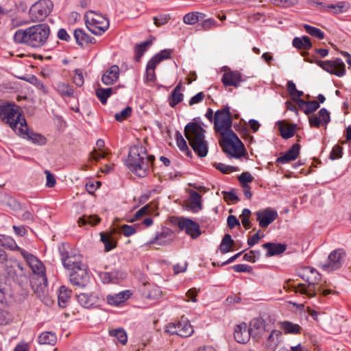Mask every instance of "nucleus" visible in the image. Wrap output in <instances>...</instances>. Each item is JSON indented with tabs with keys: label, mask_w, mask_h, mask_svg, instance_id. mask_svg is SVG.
<instances>
[{
	"label": "nucleus",
	"mask_w": 351,
	"mask_h": 351,
	"mask_svg": "<svg viewBox=\"0 0 351 351\" xmlns=\"http://www.w3.org/2000/svg\"><path fill=\"white\" fill-rule=\"evenodd\" d=\"M50 34V28L47 23H40L26 28L18 29L14 35V41L32 48H40L45 45Z\"/></svg>",
	"instance_id": "nucleus-1"
},
{
	"label": "nucleus",
	"mask_w": 351,
	"mask_h": 351,
	"mask_svg": "<svg viewBox=\"0 0 351 351\" xmlns=\"http://www.w3.org/2000/svg\"><path fill=\"white\" fill-rule=\"evenodd\" d=\"M154 159L153 155H147V149L143 145L138 144L130 148L125 165L131 171L141 178H144L149 171V164Z\"/></svg>",
	"instance_id": "nucleus-2"
},
{
	"label": "nucleus",
	"mask_w": 351,
	"mask_h": 351,
	"mask_svg": "<svg viewBox=\"0 0 351 351\" xmlns=\"http://www.w3.org/2000/svg\"><path fill=\"white\" fill-rule=\"evenodd\" d=\"M21 256L33 272V276L30 279L32 290L38 298L44 296L45 290L47 285L45 265L34 255L25 250H21Z\"/></svg>",
	"instance_id": "nucleus-3"
},
{
	"label": "nucleus",
	"mask_w": 351,
	"mask_h": 351,
	"mask_svg": "<svg viewBox=\"0 0 351 351\" xmlns=\"http://www.w3.org/2000/svg\"><path fill=\"white\" fill-rule=\"evenodd\" d=\"M205 130L197 123L190 122L184 128V136L195 153L200 158L205 157L208 152L205 141Z\"/></svg>",
	"instance_id": "nucleus-4"
},
{
	"label": "nucleus",
	"mask_w": 351,
	"mask_h": 351,
	"mask_svg": "<svg viewBox=\"0 0 351 351\" xmlns=\"http://www.w3.org/2000/svg\"><path fill=\"white\" fill-rule=\"evenodd\" d=\"M221 136L219 145L226 154L236 158L245 154L244 145L233 131L223 132Z\"/></svg>",
	"instance_id": "nucleus-5"
},
{
	"label": "nucleus",
	"mask_w": 351,
	"mask_h": 351,
	"mask_svg": "<svg viewBox=\"0 0 351 351\" xmlns=\"http://www.w3.org/2000/svg\"><path fill=\"white\" fill-rule=\"evenodd\" d=\"M0 118L8 124L15 133L18 131L19 127L21 126L23 119H25L20 114L18 106L10 103L0 105Z\"/></svg>",
	"instance_id": "nucleus-6"
},
{
	"label": "nucleus",
	"mask_w": 351,
	"mask_h": 351,
	"mask_svg": "<svg viewBox=\"0 0 351 351\" xmlns=\"http://www.w3.org/2000/svg\"><path fill=\"white\" fill-rule=\"evenodd\" d=\"M84 18L86 27L95 35H101L109 27L107 18L92 10L86 12Z\"/></svg>",
	"instance_id": "nucleus-7"
},
{
	"label": "nucleus",
	"mask_w": 351,
	"mask_h": 351,
	"mask_svg": "<svg viewBox=\"0 0 351 351\" xmlns=\"http://www.w3.org/2000/svg\"><path fill=\"white\" fill-rule=\"evenodd\" d=\"M232 125V116L229 106H226L215 112L214 115V130L216 132H219L221 134L223 132L233 131L231 129Z\"/></svg>",
	"instance_id": "nucleus-8"
},
{
	"label": "nucleus",
	"mask_w": 351,
	"mask_h": 351,
	"mask_svg": "<svg viewBox=\"0 0 351 351\" xmlns=\"http://www.w3.org/2000/svg\"><path fill=\"white\" fill-rule=\"evenodd\" d=\"M69 248L64 243L59 247L61 261L64 267L72 271L84 266L81 255L77 252L69 250Z\"/></svg>",
	"instance_id": "nucleus-9"
},
{
	"label": "nucleus",
	"mask_w": 351,
	"mask_h": 351,
	"mask_svg": "<svg viewBox=\"0 0 351 351\" xmlns=\"http://www.w3.org/2000/svg\"><path fill=\"white\" fill-rule=\"evenodd\" d=\"M53 8V3L51 0H38L31 6L29 18L32 22L42 21L50 14Z\"/></svg>",
	"instance_id": "nucleus-10"
},
{
	"label": "nucleus",
	"mask_w": 351,
	"mask_h": 351,
	"mask_svg": "<svg viewBox=\"0 0 351 351\" xmlns=\"http://www.w3.org/2000/svg\"><path fill=\"white\" fill-rule=\"evenodd\" d=\"M328 73L342 77L346 74V65L341 58H336L334 60H316L315 62Z\"/></svg>",
	"instance_id": "nucleus-11"
},
{
	"label": "nucleus",
	"mask_w": 351,
	"mask_h": 351,
	"mask_svg": "<svg viewBox=\"0 0 351 351\" xmlns=\"http://www.w3.org/2000/svg\"><path fill=\"white\" fill-rule=\"evenodd\" d=\"M16 134L39 145H43L46 143V138L43 136L29 130L25 119H23L22 123H21V126L19 127Z\"/></svg>",
	"instance_id": "nucleus-12"
},
{
	"label": "nucleus",
	"mask_w": 351,
	"mask_h": 351,
	"mask_svg": "<svg viewBox=\"0 0 351 351\" xmlns=\"http://www.w3.org/2000/svg\"><path fill=\"white\" fill-rule=\"evenodd\" d=\"M90 276L86 265L71 271L69 280L71 283L79 287H84L89 282Z\"/></svg>",
	"instance_id": "nucleus-13"
},
{
	"label": "nucleus",
	"mask_w": 351,
	"mask_h": 351,
	"mask_svg": "<svg viewBox=\"0 0 351 351\" xmlns=\"http://www.w3.org/2000/svg\"><path fill=\"white\" fill-rule=\"evenodd\" d=\"M178 226L181 230H185L193 239L197 238L202 233L199 224L188 218H181L178 221Z\"/></svg>",
	"instance_id": "nucleus-14"
},
{
	"label": "nucleus",
	"mask_w": 351,
	"mask_h": 351,
	"mask_svg": "<svg viewBox=\"0 0 351 351\" xmlns=\"http://www.w3.org/2000/svg\"><path fill=\"white\" fill-rule=\"evenodd\" d=\"M256 215L260 227L265 228L277 219L278 213L271 208H267L256 212Z\"/></svg>",
	"instance_id": "nucleus-15"
},
{
	"label": "nucleus",
	"mask_w": 351,
	"mask_h": 351,
	"mask_svg": "<svg viewBox=\"0 0 351 351\" xmlns=\"http://www.w3.org/2000/svg\"><path fill=\"white\" fill-rule=\"evenodd\" d=\"M346 256V252L342 249H337L332 251L328 256V263L324 267L335 270L339 269Z\"/></svg>",
	"instance_id": "nucleus-16"
},
{
	"label": "nucleus",
	"mask_w": 351,
	"mask_h": 351,
	"mask_svg": "<svg viewBox=\"0 0 351 351\" xmlns=\"http://www.w3.org/2000/svg\"><path fill=\"white\" fill-rule=\"evenodd\" d=\"M298 276L304 281L312 286L313 284H317L321 279L320 274L314 268L304 267L298 271Z\"/></svg>",
	"instance_id": "nucleus-17"
},
{
	"label": "nucleus",
	"mask_w": 351,
	"mask_h": 351,
	"mask_svg": "<svg viewBox=\"0 0 351 351\" xmlns=\"http://www.w3.org/2000/svg\"><path fill=\"white\" fill-rule=\"evenodd\" d=\"M5 271L8 276L15 281L18 280L19 276H22L23 274V267L19 261L10 259L5 263Z\"/></svg>",
	"instance_id": "nucleus-18"
},
{
	"label": "nucleus",
	"mask_w": 351,
	"mask_h": 351,
	"mask_svg": "<svg viewBox=\"0 0 351 351\" xmlns=\"http://www.w3.org/2000/svg\"><path fill=\"white\" fill-rule=\"evenodd\" d=\"M243 81L241 73L237 71H228L223 74L221 82L225 87H238Z\"/></svg>",
	"instance_id": "nucleus-19"
},
{
	"label": "nucleus",
	"mask_w": 351,
	"mask_h": 351,
	"mask_svg": "<svg viewBox=\"0 0 351 351\" xmlns=\"http://www.w3.org/2000/svg\"><path fill=\"white\" fill-rule=\"evenodd\" d=\"M76 296L78 302L84 308H93L99 305L100 300L95 293H80Z\"/></svg>",
	"instance_id": "nucleus-20"
},
{
	"label": "nucleus",
	"mask_w": 351,
	"mask_h": 351,
	"mask_svg": "<svg viewBox=\"0 0 351 351\" xmlns=\"http://www.w3.org/2000/svg\"><path fill=\"white\" fill-rule=\"evenodd\" d=\"M173 232L168 228H164L149 243L152 244L157 243L160 245H166L169 244L173 240Z\"/></svg>",
	"instance_id": "nucleus-21"
},
{
	"label": "nucleus",
	"mask_w": 351,
	"mask_h": 351,
	"mask_svg": "<svg viewBox=\"0 0 351 351\" xmlns=\"http://www.w3.org/2000/svg\"><path fill=\"white\" fill-rule=\"evenodd\" d=\"M143 296L150 300L158 299L162 293L160 288L150 283H144L141 289Z\"/></svg>",
	"instance_id": "nucleus-22"
},
{
	"label": "nucleus",
	"mask_w": 351,
	"mask_h": 351,
	"mask_svg": "<svg viewBox=\"0 0 351 351\" xmlns=\"http://www.w3.org/2000/svg\"><path fill=\"white\" fill-rule=\"evenodd\" d=\"M313 5L317 6L321 11L331 12L334 14H339L343 12L347 8H346V3L341 1L337 4H325L322 2L313 1Z\"/></svg>",
	"instance_id": "nucleus-23"
},
{
	"label": "nucleus",
	"mask_w": 351,
	"mask_h": 351,
	"mask_svg": "<svg viewBox=\"0 0 351 351\" xmlns=\"http://www.w3.org/2000/svg\"><path fill=\"white\" fill-rule=\"evenodd\" d=\"M300 150V145L298 143L293 144L288 151L276 159V163L285 164L295 160L299 156Z\"/></svg>",
	"instance_id": "nucleus-24"
},
{
	"label": "nucleus",
	"mask_w": 351,
	"mask_h": 351,
	"mask_svg": "<svg viewBox=\"0 0 351 351\" xmlns=\"http://www.w3.org/2000/svg\"><path fill=\"white\" fill-rule=\"evenodd\" d=\"M234 337L235 340L239 343H245L250 340L251 335L247 330L245 323H241L236 326Z\"/></svg>",
	"instance_id": "nucleus-25"
},
{
	"label": "nucleus",
	"mask_w": 351,
	"mask_h": 351,
	"mask_svg": "<svg viewBox=\"0 0 351 351\" xmlns=\"http://www.w3.org/2000/svg\"><path fill=\"white\" fill-rule=\"evenodd\" d=\"M119 77V67L117 65L111 66L101 77V82L106 85L113 84Z\"/></svg>",
	"instance_id": "nucleus-26"
},
{
	"label": "nucleus",
	"mask_w": 351,
	"mask_h": 351,
	"mask_svg": "<svg viewBox=\"0 0 351 351\" xmlns=\"http://www.w3.org/2000/svg\"><path fill=\"white\" fill-rule=\"evenodd\" d=\"M252 337L262 335L265 330V320L262 317L254 318L250 323V328H247Z\"/></svg>",
	"instance_id": "nucleus-27"
},
{
	"label": "nucleus",
	"mask_w": 351,
	"mask_h": 351,
	"mask_svg": "<svg viewBox=\"0 0 351 351\" xmlns=\"http://www.w3.org/2000/svg\"><path fill=\"white\" fill-rule=\"evenodd\" d=\"M262 247L267 250V257H271L282 254L287 250V245L284 243H276L269 242L264 243Z\"/></svg>",
	"instance_id": "nucleus-28"
},
{
	"label": "nucleus",
	"mask_w": 351,
	"mask_h": 351,
	"mask_svg": "<svg viewBox=\"0 0 351 351\" xmlns=\"http://www.w3.org/2000/svg\"><path fill=\"white\" fill-rule=\"evenodd\" d=\"M73 34L77 44L81 47L86 44H94L96 43L94 37L90 36L82 29H75Z\"/></svg>",
	"instance_id": "nucleus-29"
},
{
	"label": "nucleus",
	"mask_w": 351,
	"mask_h": 351,
	"mask_svg": "<svg viewBox=\"0 0 351 351\" xmlns=\"http://www.w3.org/2000/svg\"><path fill=\"white\" fill-rule=\"evenodd\" d=\"M130 295V291H121L117 294L107 295L106 300L109 304L119 306L127 300Z\"/></svg>",
	"instance_id": "nucleus-30"
},
{
	"label": "nucleus",
	"mask_w": 351,
	"mask_h": 351,
	"mask_svg": "<svg viewBox=\"0 0 351 351\" xmlns=\"http://www.w3.org/2000/svg\"><path fill=\"white\" fill-rule=\"evenodd\" d=\"M178 336L188 337L193 333V326L186 319H182L178 322Z\"/></svg>",
	"instance_id": "nucleus-31"
},
{
	"label": "nucleus",
	"mask_w": 351,
	"mask_h": 351,
	"mask_svg": "<svg viewBox=\"0 0 351 351\" xmlns=\"http://www.w3.org/2000/svg\"><path fill=\"white\" fill-rule=\"evenodd\" d=\"M315 285L316 284H313L312 286H311V285L308 283V286L306 287L304 284H299L297 287H294V291L296 293L300 292L301 294H305L310 298L315 297L317 291H321L320 287L317 289Z\"/></svg>",
	"instance_id": "nucleus-32"
},
{
	"label": "nucleus",
	"mask_w": 351,
	"mask_h": 351,
	"mask_svg": "<svg viewBox=\"0 0 351 351\" xmlns=\"http://www.w3.org/2000/svg\"><path fill=\"white\" fill-rule=\"evenodd\" d=\"M71 295V291L68 289L65 286H61L59 289L58 296V305L64 308L66 307L69 302Z\"/></svg>",
	"instance_id": "nucleus-33"
},
{
	"label": "nucleus",
	"mask_w": 351,
	"mask_h": 351,
	"mask_svg": "<svg viewBox=\"0 0 351 351\" xmlns=\"http://www.w3.org/2000/svg\"><path fill=\"white\" fill-rule=\"evenodd\" d=\"M277 124L280 135L284 139H288L294 136L296 125H285L282 121H278Z\"/></svg>",
	"instance_id": "nucleus-34"
},
{
	"label": "nucleus",
	"mask_w": 351,
	"mask_h": 351,
	"mask_svg": "<svg viewBox=\"0 0 351 351\" xmlns=\"http://www.w3.org/2000/svg\"><path fill=\"white\" fill-rule=\"evenodd\" d=\"M201 198L202 196L197 192L195 191H190L189 208L191 211L196 213L202 209Z\"/></svg>",
	"instance_id": "nucleus-35"
},
{
	"label": "nucleus",
	"mask_w": 351,
	"mask_h": 351,
	"mask_svg": "<svg viewBox=\"0 0 351 351\" xmlns=\"http://www.w3.org/2000/svg\"><path fill=\"white\" fill-rule=\"evenodd\" d=\"M280 328L286 334H300L302 328L300 325L293 324L289 321H284L280 323Z\"/></svg>",
	"instance_id": "nucleus-36"
},
{
	"label": "nucleus",
	"mask_w": 351,
	"mask_h": 351,
	"mask_svg": "<svg viewBox=\"0 0 351 351\" xmlns=\"http://www.w3.org/2000/svg\"><path fill=\"white\" fill-rule=\"evenodd\" d=\"M292 45L298 49H310L312 47V43L310 38L306 36H303L302 38H294Z\"/></svg>",
	"instance_id": "nucleus-37"
},
{
	"label": "nucleus",
	"mask_w": 351,
	"mask_h": 351,
	"mask_svg": "<svg viewBox=\"0 0 351 351\" xmlns=\"http://www.w3.org/2000/svg\"><path fill=\"white\" fill-rule=\"evenodd\" d=\"M234 246V241L232 239L231 235L226 234L223 237L221 242L219 245V250L221 254H226L229 252Z\"/></svg>",
	"instance_id": "nucleus-38"
},
{
	"label": "nucleus",
	"mask_w": 351,
	"mask_h": 351,
	"mask_svg": "<svg viewBox=\"0 0 351 351\" xmlns=\"http://www.w3.org/2000/svg\"><path fill=\"white\" fill-rule=\"evenodd\" d=\"M205 14L198 12H189L183 17V21L187 25H194L204 19Z\"/></svg>",
	"instance_id": "nucleus-39"
},
{
	"label": "nucleus",
	"mask_w": 351,
	"mask_h": 351,
	"mask_svg": "<svg viewBox=\"0 0 351 351\" xmlns=\"http://www.w3.org/2000/svg\"><path fill=\"white\" fill-rule=\"evenodd\" d=\"M109 335L111 337H114L115 339L122 345L126 344L128 341V336L126 332L123 328L110 330L109 331Z\"/></svg>",
	"instance_id": "nucleus-40"
},
{
	"label": "nucleus",
	"mask_w": 351,
	"mask_h": 351,
	"mask_svg": "<svg viewBox=\"0 0 351 351\" xmlns=\"http://www.w3.org/2000/svg\"><path fill=\"white\" fill-rule=\"evenodd\" d=\"M100 220V218L96 215H84L82 217L79 218L77 223L79 226H83L87 224L90 226H95L99 223Z\"/></svg>",
	"instance_id": "nucleus-41"
},
{
	"label": "nucleus",
	"mask_w": 351,
	"mask_h": 351,
	"mask_svg": "<svg viewBox=\"0 0 351 351\" xmlns=\"http://www.w3.org/2000/svg\"><path fill=\"white\" fill-rule=\"evenodd\" d=\"M282 332L278 330H273L267 337V346L276 348L280 342Z\"/></svg>",
	"instance_id": "nucleus-42"
},
{
	"label": "nucleus",
	"mask_w": 351,
	"mask_h": 351,
	"mask_svg": "<svg viewBox=\"0 0 351 351\" xmlns=\"http://www.w3.org/2000/svg\"><path fill=\"white\" fill-rule=\"evenodd\" d=\"M101 241L104 244L105 251L109 252L114 249L117 245V241H114L111 234L101 233Z\"/></svg>",
	"instance_id": "nucleus-43"
},
{
	"label": "nucleus",
	"mask_w": 351,
	"mask_h": 351,
	"mask_svg": "<svg viewBox=\"0 0 351 351\" xmlns=\"http://www.w3.org/2000/svg\"><path fill=\"white\" fill-rule=\"evenodd\" d=\"M38 342L40 344L54 345L56 342V336L51 332H45L38 337Z\"/></svg>",
	"instance_id": "nucleus-44"
},
{
	"label": "nucleus",
	"mask_w": 351,
	"mask_h": 351,
	"mask_svg": "<svg viewBox=\"0 0 351 351\" xmlns=\"http://www.w3.org/2000/svg\"><path fill=\"white\" fill-rule=\"evenodd\" d=\"M176 143L179 149L183 152H186V155L189 157H192V152L188 147L186 141L183 138L182 135L180 132H177L176 134Z\"/></svg>",
	"instance_id": "nucleus-45"
},
{
	"label": "nucleus",
	"mask_w": 351,
	"mask_h": 351,
	"mask_svg": "<svg viewBox=\"0 0 351 351\" xmlns=\"http://www.w3.org/2000/svg\"><path fill=\"white\" fill-rule=\"evenodd\" d=\"M152 45V42L149 40H146L141 43L138 45H136L135 47V60L136 62H140L142 56L144 53L146 51L147 47Z\"/></svg>",
	"instance_id": "nucleus-46"
},
{
	"label": "nucleus",
	"mask_w": 351,
	"mask_h": 351,
	"mask_svg": "<svg viewBox=\"0 0 351 351\" xmlns=\"http://www.w3.org/2000/svg\"><path fill=\"white\" fill-rule=\"evenodd\" d=\"M58 92L63 97H71L73 95V87L65 83H58L57 84Z\"/></svg>",
	"instance_id": "nucleus-47"
},
{
	"label": "nucleus",
	"mask_w": 351,
	"mask_h": 351,
	"mask_svg": "<svg viewBox=\"0 0 351 351\" xmlns=\"http://www.w3.org/2000/svg\"><path fill=\"white\" fill-rule=\"evenodd\" d=\"M304 29L308 34L312 36L316 37L319 40L324 38L325 34L319 28L305 24L304 25Z\"/></svg>",
	"instance_id": "nucleus-48"
},
{
	"label": "nucleus",
	"mask_w": 351,
	"mask_h": 351,
	"mask_svg": "<svg viewBox=\"0 0 351 351\" xmlns=\"http://www.w3.org/2000/svg\"><path fill=\"white\" fill-rule=\"evenodd\" d=\"M184 95L181 93L172 91L168 97V102L171 108H174L177 104L183 101Z\"/></svg>",
	"instance_id": "nucleus-49"
},
{
	"label": "nucleus",
	"mask_w": 351,
	"mask_h": 351,
	"mask_svg": "<svg viewBox=\"0 0 351 351\" xmlns=\"http://www.w3.org/2000/svg\"><path fill=\"white\" fill-rule=\"evenodd\" d=\"M153 212H154L153 208L150 205L147 204V205L144 206L143 207H142L141 208H140L135 213L134 217L131 220H130L129 221L130 222H134V221L138 220V219H140L143 215L151 214Z\"/></svg>",
	"instance_id": "nucleus-50"
},
{
	"label": "nucleus",
	"mask_w": 351,
	"mask_h": 351,
	"mask_svg": "<svg viewBox=\"0 0 351 351\" xmlns=\"http://www.w3.org/2000/svg\"><path fill=\"white\" fill-rule=\"evenodd\" d=\"M171 19L169 14H160L153 17L154 23L157 27L167 24Z\"/></svg>",
	"instance_id": "nucleus-51"
},
{
	"label": "nucleus",
	"mask_w": 351,
	"mask_h": 351,
	"mask_svg": "<svg viewBox=\"0 0 351 351\" xmlns=\"http://www.w3.org/2000/svg\"><path fill=\"white\" fill-rule=\"evenodd\" d=\"M132 109L130 106H127L123 110H122L120 112H117L114 114L115 119L121 122L123 120L129 118L132 114Z\"/></svg>",
	"instance_id": "nucleus-52"
},
{
	"label": "nucleus",
	"mask_w": 351,
	"mask_h": 351,
	"mask_svg": "<svg viewBox=\"0 0 351 351\" xmlns=\"http://www.w3.org/2000/svg\"><path fill=\"white\" fill-rule=\"evenodd\" d=\"M217 26V22L213 19H208L204 20L201 24L198 25L199 30L208 31Z\"/></svg>",
	"instance_id": "nucleus-53"
},
{
	"label": "nucleus",
	"mask_w": 351,
	"mask_h": 351,
	"mask_svg": "<svg viewBox=\"0 0 351 351\" xmlns=\"http://www.w3.org/2000/svg\"><path fill=\"white\" fill-rule=\"evenodd\" d=\"M110 277L112 278V283H118L120 280H123L126 277V274L122 271L114 270L109 272Z\"/></svg>",
	"instance_id": "nucleus-54"
},
{
	"label": "nucleus",
	"mask_w": 351,
	"mask_h": 351,
	"mask_svg": "<svg viewBox=\"0 0 351 351\" xmlns=\"http://www.w3.org/2000/svg\"><path fill=\"white\" fill-rule=\"evenodd\" d=\"M238 180L241 186L249 185L248 183H250L253 181L254 178L252 175L248 172H243L239 177Z\"/></svg>",
	"instance_id": "nucleus-55"
},
{
	"label": "nucleus",
	"mask_w": 351,
	"mask_h": 351,
	"mask_svg": "<svg viewBox=\"0 0 351 351\" xmlns=\"http://www.w3.org/2000/svg\"><path fill=\"white\" fill-rule=\"evenodd\" d=\"M222 193L223 195L225 201L228 203L230 202H232V203H237L239 201V198L234 193V189L231 190L230 191H223Z\"/></svg>",
	"instance_id": "nucleus-56"
},
{
	"label": "nucleus",
	"mask_w": 351,
	"mask_h": 351,
	"mask_svg": "<svg viewBox=\"0 0 351 351\" xmlns=\"http://www.w3.org/2000/svg\"><path fill=\"white\" fill-rule=\"evenodd\" d=\"M12 319V315L8 311L0 306V324H7Z\"/></svg>",
	"instance_id": "nucleus-57"
},
{
	"label": "nucleus",
	"mask_w": 351,
	"mask_h": 351,
	"mask_svg": "<svg viewBox=\"0 0 351 351\" xmlns=\"http://www.w3.org/2000/svg\"><path fill=\"white\" fill-rule=\"evenodd\" d=\"M319 108V104L318 101L313 100V101H308L306 107L304 110V113L306 114H310L311 113L315 112Z\"/></svg>",
	"instance_id": "nucleus-58"
},
{
	"label": "nucleus",
	"mask_w": 351,
	"mask_h": 351,
	"mask_svg": "<svg viewBox=\"0 0 351 351\" xmlns=\"http://www.w3.org/2000/svg\"><path fill=\"white\" fill-rule=\"evenodd\" d=\"M343 148L341 146L336 145L333 147L330 154V159L336 160L338 158H341L343 154Z\"/></svg>",
	"instance_id": "nucleus-59"
},
{
	"label": "nucleus",
	"mask_w": 351,
	"mask_h": 351,
	"mask_svg": "<svg viewBox=\"0 0 351 351\" xmlns=\"http://www.w3.org/2000/svg\"><path fill=\"white\" fill-rule=\"evenodd\" d=\"M73 82L77 86H82L84 84V76L81 69H76L73 76Z\"/></svg>",
	"instance_id": "nucleus-60"
},
{
	"label": "nucleus",
	"mask_w": 351,
	"mask_h": 351,
	"mask_svg": "<svg viewBox=\"0 0 351 351\" xmlns=\"http://www.w3.org/2000/svg\"><path fill=\"white\" fill-rule=\"evenodd\" d=\"M318 115L322 120V124L326 125L330 121V113L326 108L320 109L318 112Z\"/></svg>",
	"instance_id": "nucleus-61"
},
{
	"label": "nucleus",
	"mask_w": 351,
	"mask_h": 351,
	"mask_svg": "<svg viewBox=\"0 0 351 351\" xmlns=\"http://www.w3.org/2000/svg\"><path fill=\"white\" fill-rule=\"evenodd\" d=\"M95 95L102 104H106L108 97L104 88H98L95 90Z\"/></svg>",
	"instance_id": "nucleus-62"
},
{
	"label": "nucleus",
	"mask_w": 351,
	"mask_h": 351,
	"mask_svg": "<svg viewBox=\"0 0 351 351\" xmlns=\"http://www.w3.org/2000/svg\"><path fill=\"white\" fill-rule=\"evenodd\" d=\"M121 230L123 234L125 237H130L136 232V230L134 226L126 224L122 226Z\"/></svg>",
	"instance_id": "nucleus-63"
},
{
	"label": "nucleus",
	"mask_w": 351,
	"mask_h": 351,
	"mask_svg": "<svg viewBox=\"0 0 351 351\" xmlns=\"http://www.w3.org/2000/svg\"><path fill=\"white\" fill-rule=\"evenodd\" d=\"M47 178L46 186L49 188H52L56 183V178L49 171L45 170V171Z\"/></svg>",
	"instance_id": "nucleus-64"
}]
</instances>
